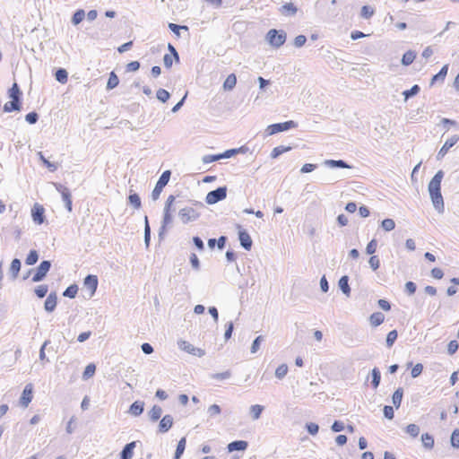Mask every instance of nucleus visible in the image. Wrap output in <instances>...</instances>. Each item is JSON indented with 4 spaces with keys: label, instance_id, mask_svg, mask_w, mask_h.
I'll list each match as a JSON object with an SVG mask.
<instances>
[{
    "label": "nucleus",
    "instance_id": "obj_61",
    "mask_svg": "<svg viewBox=\"0 0 459 459\" xmlns=\"http://www.w3.org/2000/svg\"><path fill=\"white\" fill-rule=\"evenodd\" d=\"M368 264H369L370 267L372 268V270L376 271L380 266V260L377 255H372L368 260Z\"/></svg>",
    "mask_w": 459,
    "mask_h": 459
},
{
    "label": "nucleus",
    "instance_id": "obj_24",
    "mask_svg": "<svg viewBox=\"0 0 459 459\" xmlns=\"http://www.w3.org/2000/svg\"><path fill=\"white\" fill-rule=\"evenodd\" d=\"M338 286L339 288L341 289V290L342 291L343 294H345L346 296H350L351 294V288H350V285H349V277L347 275H343L340 278L339 280V282H338Z\"/></svg>",
    "mask_w": 459,
    "mask_h": 459
},
{
    "label": "nucleus",
    "instance_id": "obj_39",
    "mask_svg": "<svg viewBox=\"0 0 459 459\" xmlns=\"http://www.w3.org/2000/svg\"><path fill=\"white\" fill-rule=\"evenodd\" d=\"M151 241V227L149 224L148 217H144V244L146 247L150 246Z\"/></svg>",
    "mask_w": 459,
    "mask_h": 459
},
{
    "label": "nucleus",
    "instance_id": "obj_38",
    "mask_svg": "<svg viewBox=\"0 0 459 459\" xmlns=\"http://www.w3.org/2000/svg\"><path fill=\"white\" fill-rule=\"evenodd\" d=\"M96 371V366L93 363H90L86 366L83 373H82V379L88 380L89 378L92 377Z\"/></svg>",
    "mask_w": 459,
    "mask_h": 459
},
{
    "label": "nucleus",
    "instance_id": "obj_46",
    "mask_svg": "<svg viewBox=\"0 0 459 459\" xmlns=\"http://www.w3.org/2000/svg\"><path fill=\"white\" fill-rule=\"evenodd\" d=\"M39 259V254L36 250H30L29 255L26 257L25 263L28 265H32L37 263Z\"/></svg>",
    "mask_w": 459,
    "mask_h": 459
},
{
    "label": "nucleus",
    "instance_id": "obj_28",
    "mask_svg": "<svg viewBox=\"0 0 459 459\" xmlns=\"http://www.w3.org/2000/svg\"><path fill=\"white\" fill-rule=\"evenodd\" d=\"M403 395V390L402 387L397 388L394 391V393L393 394L392 402L396 409H398L401 406Z\"/></svg>",
    "mask_w": 459,
    "mask_h": 459
},
{
    "label": "nucleus",
    "instance_id": "obj_2",
    "mask_svg": "<svg viewBox=\"0 0 459 459\" xmlns=\"http://www.w3.org/2000/svg\"><path fill=\"white\" fill-rule=\"evenodd\" d=\"M286 38V33L283 30H277L275 29L270 30L266 34L268 43L276 48L285 43Z\"/></svg>",
    "mask_w": 459,
    "mask_h": 459
},
{
    "label": "nucleus",
    "instance_id": "obj_13",
    "mask_svg": "<svg viewBox=\"0 0 459 459\" xmlns=\"http://www.w3.org/2000/svg\"><path fill=\"white\" fill-rule=\"evenodd\" d=\"M98 282V277L96 275L89 274L84 278L83 285L85 288L90 290L91 297L96 292Z\"/></svg>",
    "mask_w": 459,
    "mask_h": 459
},
{
    "label": "nucleus",
    "instance_id": "obj_52",
    "mask_svg": "<svg viewBox=\"0 0 459 459\" xmlns=\"http://www.w3.org/2000/svg\"><path fill=\"white\" fill-rule=\"evenodd\" d=\"M397 336H398V333H397L396 330H392L391 332L388 333V334L386 336V341H385L386 346L388 348H390L394 345V342L397 339Z\"/></svg>",
    "mask_w": 459,
    "mask_h": 459
},
{
    "label": "nucleus",
    "instance_id": "obj_32",
    "mask_svg": "<svg viewBox=\"0 0 459 459\" xmlns=\"http://www.w3.org/2000/svg\"><path fill=\"white\" fill-rule=\"evenodd\" d=\"M416 57V53L412 50H408L405 52L402 57V64L405 66L410 65L413 63Z\"/></svg>",
    "mask_w": 459,
    "mask_h": 459
},
{
    "label": "nucleus",
    "instance_id": "obj_40",
    "mask_svg": "<svg viewBox=\"0 0 459 459\" xmlns=\"http://www.w3.org/2000/svg\"><path fill=\"white\" fill-rule=\"evenodd\" d=\"M290 150H291V147H290V146H287V147L283 146V145L277 146L273 149V151L271 152V157L273 159H276L280 155H281L282 153H284L286 152H289Z\"/></svg>",
    "mask_w": 459,
    "mask_h": 459
},
{
    "label": "nucleus",
    "instance_id": "obj_64",
    "mask_svg": "<svg viewBox=\"0 0 459 459\" xmlns=\"http://www.w3.org/2000/svg\"><path fill=\"white\" fill-rule=\"evenodd\" d=\"M417 286L413 281H407L405 283V291L408 295H413L416 291Z\"/></svg>",
    "mask_w": 459,
    "mask_h": 459
},
{
    "label": "nucleus",
    "instance_id": "obj_17",
    "mask_svg": "<svg viewBox=\"0 0 459 459\" xmlns=\"http://www.w3.org/2000/svg\"><path fill=\"white\" fill-rule=\"evenodd\" d=\"M57 303L56 292H51L45 300L44 307L46 311L52 312L55 310Z\"/></svg>",
    "mask_w": 459,
    "mask_h": 459
},
{
    "label": "nucleus",
    "instance_id": "obj_19",
    "mask_svg": "<svg viewBox=\"0 0 459 459\" xmlns=\"http://www.w3.org/2000/svg\"><path fill=\"white\" fill-rule=\"evenodd\" d=\"M144 403L142 401H135L129 408L128 412L133 416H140L143 412Z\"/></svg>",
    "mask_w": 459,
    "mask_h": 459
},
{
    "label": "nucleus",
    "instance_id": "obj_43",
    "mask_svg": "<svg viewBox=\"0 0 459 459\" xmlns=\"http://www.w3.org/2000/svg\"><path fill=\"white\" fill-rule=\"evenodd\" d=\"M39 160L43 162V164L51 171L54 172L57 169V165L56 163L50 162L48 160H47L43 153L39 152L38 153Z\"/></svg>",
    "mask_w": 459,
    "mask_h": 459
},
{
    "label": "nucleus",
    "instance_id": "obj_58",
    "mask_svg": "<svg viewBox=\"0 0 459 459\" xmlns=\"http://www.w3.org/2000/svg\"><path fill=\"white\" fill-rule=\"evenodd\" d=\"M50 343V341L49 340H47L43 342L42 346L40 347V350H39V359L41 361H46V362H48L49 359L47 358L46 356V353H45V349L46 347Z\"/></svg>",
    "mask_w": 459,
    "mask_h": 459
},
{
    "label": "nucleus",
    "instance_id": "obj_1",
    "mask_svg": "<svg viewBox=\"0 0 459 459\" xmlns=\"http://www.w3.org/2000/svg\"><path fill=\"white\" fill-rule=\"evenodd\" d=\"M444 178V172L438 170L432 178L428 186V190L433 204L434 208L438 213H443L445 210V204L443 196L441 195V181Z\"/></svg>",
    "mask_w": 459,
    "mask_h": 459
},
{
    "label": "nucleus",
    "instance_id": "obj_50",
    "mask_svg": "<svg viewBox=\"0 0 459 459\" xmlns=\"http://www.w3.org/2000/svg\"><path fill=\"white\" fill-rule=\"evenodd\" d=\"M374 9L368 5H363L361 8L360 15L364 19H369L374 15Z\"/></svg>",
    "mask_w": 459,
    "mask_h": 459
},
{
    "label": "nucleus",
    "instance_id": "obj_20",
    "mask_svg": "<svg viewBox=\"0 0 459 459\" xmlns=\"http://www.w3.org/2000/svg\"><path fill=\"white\" fill-rule=\"evenodd\" d=\"M21 261L18 258H14L10 265L9 273L11 275L12 280H15L18 277L19 272L21 270Z\"/></svg>",
    "mask_w": 459,
    "mask_h": 459
},
{
    "label": "nucleus",
    "instance_id": "obj_7",
    "mask_svg": "<svg viewBox=\"0 0 459 459\" xmlns=\"http://www.w3.org/2000/svg\"><path fill=\"white\" fill-rule=\"evenodd\" d=\"M178 345L180 350L199 358L204 356L205 354L204 350L195 347L193 344L186 341L180 340L178 342Z\"/></svg>",
    "mask_w": 459,
    "mask_h": 459
},
{
    "label": "nucleus",
    "instance_id": "obj_18",
    "mask_svg": "<svg viewBox=\"0 0 459 459\" xmlns=\"http://www.w3.org/2000/svg\"><path fill=\"white\" fill-rule=\"evenodd\" d=\"M248 446V443L245 440L232 441L228 445L229 452L233 451H245Z\"/></svg>",
    "mask_w": 459,
    "mask_h": 459
},
{
    "label": "nucleus",
    "instance_id": "obj_25",
    "mask_svg": "<svg viewBox=\"0 0 459 459\" xmlns=\"http://www.w3.org/2000/svg\"><path fill=\"white\" fill-rule=\"evenodd\" d=\"M21 109V100H13L6 102L4 106V112L19 111Z\"/></svg>",
    "mask_w": 459,
    "mask_h": 459
},
{
    "label": "nucleus",
    "instance_id": "obj_37",
    "mask_svg": "<svg viewBox=\"0 0 459 459\" xmlns=\"http://www.w3.org/2000/svg\"><path fill=\"white\" fill-rule=\"evenodd\" d=\"M421 441L423 444V446L427 449H432L434 446V437L429 434L425 433L421 436Z\"/></svg>",
    "mask_w": 459,
    "mask_h": 459
},
{
    "label": "nucleus",
    "instance_id": "obj_26",
    "mask_svg": "<svg viewBox=\"0 0 459 459\" xmlns=\"http://www.w3.org/2000/svg\"><path fill=\"white\" fill-rule=\"evenodd\" d=\"M162 414V409L160 405H153L148 412L149 418L152 422H156Z\"/></svg>",
    "mask_w": 459,
    "mask_h": 459
},
{
    "label": "nucleus",
    "instance_id": "obj_55",
    "mask_svg": "<svg viewBox=\"0 0 459 459\" xmlns=\"http://www.w3.org/2000/svg\"><path fill=\"white\" fill-rule=\"evenodd\" d=\"M264 341V337L262 335L257 336L254 341L250 348L251 353H256L260 349V344Z\"/></svg>",
    "mask_w": 459,
    "mask_h": 459
},
{
    "label": "nucleus",
    "instance_id": "obj_57",
    "mask_svg": "<svg viewBox=\"0 0 459 459\" xmlns=\"http://www.w3.org/2000/svg\"><path fill=\"white\" fill-rule=\"evenodd\" d=\"M377 247V239L373 238L371 241L368 242L366 247V253L368 255H373Z\"/></svg>",
    "mask_w": 459,
    "mask_h": 459
},
{
    "label": "nucleus",
    "instance_id": "obj_16",
    "mask_svg": "<svg viewBox=\"0 0 459 459\" xmlns=\"http://www.w3.org/2000/svg\"><path fill=\"white\" fill-rule=\"evenodd\" d=\"M238 239L241 247L246 250H250L253 245L251 237L246 230H239Z\"/></svg>",
    "mask_w": 459,
    "mask_h": 459
},
{
    "label": "nucleus",
    "instance_id": "obj_30",
    "mask_svg": "<svg viewBox=\"0 0 459 459\" xmlns=\"http://www.w3.org/2000/svg\"><path fill=\"white\" fill-rule=\"evenodd\" d=\"M298 9L292 3H286L281 7V13L283 15H294Z\"/></svg>",
    "mask_w": 459,
    "mask_h": 459
},
{
    "label": "nucleus",
    "instance_id": "obj_27",
    "mask_svg": "<svg viewBox=\"0 0 459 459\" xmlns=\"http://www.w3.org/2000/svg\"><path fill=\"white\" fill-rule=\"evenodd\" d=\"M385 320V316L381 312H375L369 316V322L372 326L380 325Z\"/></svg>",
    "mask_w": 459,
    "mask_h": 459
},
{
    "label": "nucleus",
    "instance_id": "obj_14",
    "mask_svg": "<svg viewBox=\"0 0 459 459\" xmlns=\"http://www.w3.org/2000/svg\"><path fill=\"white\" fill-rule=\"evenodd\" d=\"M173 426V417L169 414H167L162 417L159 423L158 431L160 433L168 432Z\"/></svg>",
    "mask_w": 459,
    "mask_h": 459
},
{
    "label": "nucleus",
    "instance_id": "obj_8",
    "mask_svg": "<svg viewBox=\"0 0 459 459\" xmlns=\"http://www.w3.org/2000/svg\"><path fill=\"white\" fill-rule=\"evenodd\" d=\"M56 189L61 194L62 200L65 203V208L68 212H72V195L69 189L60 183H54Z\"/></svg>",
    "mask_w": 459,
    "mask_h": 459
},
{
    "label": "nucleus",
    "instance_id": "obj_47",
    "mask_svg": "<svg viewBox=\"0 0 459 459\" xmlns=\"http://www.w3.org/2000/svg\"><path fill=\"white\" fill-rule=\"evenodd\" d=\"M128 201L135 209H139L141 207V199L136 193L130 194L128 196Z\"/></svg>",
    "mask_w": 459,
    "mask_h": 459
},
{
    "label": "nucleus",
    "instance_id": "obj_23",
    "mask_svg": "<svg viewBox=\"0 0 459 459\" xmlns=\"http://www.w3.org/2000/svg\"><path fill=\"white\" fill-rule=\"evenodd\" d=\"M135 447V442L126 444L120 453V459H131Z\"/></svg>",
    "mask_w": 459,
    "mask_h": 459
},
{
    "label": "nucleus",
    "instance_id": "obj_4",
    "mask_svg": "<svg viewBox=\"0 0 459 459\" xmlns=\"http://www.w3.org/2000/svg\"><path fill=\"white\" fill-rule=\"evenodd\" d=\"M227 196V187L220 186L215 190L210 191L206 197L205 201L208 204H214L220 201H222Z\"/></svg>",
    "mask_w": 459,
    "mask_h": 459
},
{
    "label": "nucleus",
    "instance_id": "obj_45",
    "mask_svg": "<svg viewBox=\"0 0 459 459\" xmlns=\"http://www.w3.org/2000/svg\"><path fill=\"white\" fill-rule=\"evenodd\" d=\"M420 86L418 84H415L410 90L404 91L403 94L404 96L405 100H407L408 99L417 95L420 92Z\"/></svg>",
    "mask_w": 459,
    "mask_h": 459
},
{
    "label": "nucleus",
    "instance_id": "obj_5",
    "mask_svg": "<svg viewBox=\"0 0 459 459\" xmlns=\"http://www.w3.org/2000/svg\"><path fill=\"white\" fill-rule=\"evenodd\" d=\"M297 126L298 125L296 122L290 120V121H286L283 123H276V124L270 125L267 127L266 131L269 135H272V134H277L280 132H283V131H287L291 128H295V127H297Z\"/></svg>",
    "mask_w": 459,
    "mask_h": 459
},
{
    "label": "nucleus",
    "instance_id": "obj_42",
    "mask_svg": "<svg viewBox=\"0 0 459 459\" xmlns=\"http://www.w3.org/2000/svg\"><path fill=\"white\" fill-rule=\"evenodd\" d=\"M84 17H85V12H84V10H82V9H79V10H77V11L74 13V15H73V17H72V23H73L74 25H78L80 22H82V20L84 19Z\"/></svg>",
    "mask_w": 459,
    "mask_h": 459
},
{
    "label": "nucleus",
    "instance_id": "obj_48",
    "mask_svg": "<svg viewBox=\"0 0 459 459\" xmlns=\"http://www.w3.org/2000/svg\"><path fill=\"white\" fill-rule=\"evenodd\" d=\"M156 97L160 101L165 103L169 100L170 94L168 91L164 89H159L156 92Z\"/></svg>",
    "mask_w": 459,
    "mask_h": 459
},
{
    "label": "nucleus",
    "instance_id": "obj_29",
    "mask_svg": "<svg viewBox=\"0 0 459 459\" xmlns=\"http://www.w3.org/2000/svg\"><path fill=\"white\" fill-rule=\"evenodd\" d=\"M264 410V407L260 404H255L252 405L249 409L250 415L254 420H258L261 417V414L263 411Z\"/></svg>",
    "mask_w": 459,
    "mask_h": 459
},
{
    "label": "nucleus",
    "instance_id": "obj_63",
    "mask_svg": "<svg viewBox=\"0 0 459 459\" xmlns=\"http://www.w3.org/2000/svg\"><path fill=\"white\" fill-rule=\"evenodd\" d=\"M458 348H459L458 342L456 341L453 340L447 345V352L450 355H453L457 351Z\"/></svg>",
    "mask_w": 459,
    "mask_h": 459
},
{
    "label": "nucleus",
    "instance_id": "obj_51",
    "mask_svg": "<svg viewBox=\"0 0 459 459\" xmlns=\"http://www.w3.org/2000/svg\"><path fill=\"white\" fill-rule=\"evenodd\" d=\"M405 430L412 437H416L420 434V427L416 424H409Z\"/></svg>",
    "mask_w": 459,
    "mask_h": 459
},
{
    "label": "nucleus",
    "instance_id": "obj_6",
    "mask_svg": "<svg viewBox=\"0 0 459 459\" xmlns=\"http://www.w3.org/2000/svg\"><path fill=\"white\" fill-rule=\"evenodd\" d=\"M175 202V196L169 195L165 203L164 212H163V218L161 224H164L166 226H169L172 222V214L171 212L176 210L175 207H173Z\"/></svg>",
    "mask_w": 459,
    "mask_h": 459
},
{
    "label": "nucleus",
    "instance_id": "obj_10",
    "mask_svg": "<svg viewBox=\"0 0 459 459\" xmlns=\"http://www.w3.org/2000/svg\"><path fill=\"white\" fill-rule=\"evenodd\" d=\"M178 216L183 223H187L195 221L199 217V214L194 208L185 207L179 210Z\"/></svg>",
    "mask_w": 459,
    "mask_h": 459
},
{
    "label": "nucleus",
    "instance_id": "obj_49",
    "mask_svg": "<svg viewBox=\"0 0 459 459\" xmlns=\"http://www.w3.org/2000/svg\"><path fill=\"white\" fill-rule=\"evenodd\" d=\"M288 366L286 364L280 365L275 370V377L278 379H282L288 373Z\"/></svg>",
    "mask_w": 459,
    "mask_h": 459
},
{
    "label": "nucleus",
    "instance_id": "obj_44",
    "mask_svg": "<svg viewBox=\"0 0 459 459\" xmlns=\"http://www.w3.org/2000/svg\"><path fill=\"white\" fill-rule=\"evenodd\" d=\"M77 291H78V286L76 284H72L65 289L63 295L65 297L74 299V298H75Z\"/></svg>",
    "mask_w": 459,
    "mask_h": 459
},
{
    "label": "nucleus",
    "instance_id": "obj_41",
    "mask_svg": "<svg viewBox=\"0 0 459 459\" xmlns=\"http://www.w3.org/2000/svg\"><path fill=\"white\" fill-rule=\"evenodd\" d=\"M119 83L118 77L114 72H111L107 83V90H112L116 88Z\"/></svg>",
    "mask_w": 459,
    "mask_h": 459
},
{
    "label": "nucleus",
    "instance_id": "obj_53",
    "mask_svg": "<svg viewBox=\"0 0 459 459\" xmlns=\"http://www.w3.org/2000/svg\"><path fill=\"white\" fill-rule=\"evenodd\" d=\"M34 291L38 298L42 299L47 295L48 287L46 284L39 285Z\"/></svg>",
    "mask_w": 459,
    "mask_h": 459
},
{
    "label": "nucleus",
    "instance_id": "obj_3",
    "mask_svg": "<svg viewBox=\"0 0 459 459\" xmlns=\"http://www.w3.org/2000/svg\"><path fill=\"white\" fill-rule=\"evenodd\" d=\"M170 176H171L170 170H165L161 174L158 182L156 183L154 189L152 192V198L153 201H156L159 199L160 193L162 192V189L169 183Z\"/></svg>",
    "mask_w": 459,
    "mask_h": 459
},
{
    "label": "nucleus",
    "instance_id": "obj_34",
    "mask_svg": "<svg viewBox=\"0 0 459 459\" xmlns=\"http://www.w3.org/2000/svg\"><path fill=\"white\" fill-rule=\"evenodd\" d=\"M371 375H372L371 385L374 389H377L380 384L381 372L377 368H374L371 371Z\"/></svg>",
    "mask_w": 459,
    "mask_h": 459
},
{
    "label": "nucleus",
    "instance_id": "obj_12",
    "mask_svg": "<svg viewBox=\"0 0 459 459\" xmlns=\"http://www.w3.org/2000/svg\"><path fill=\"white\" fill-rule=\"evenodd\" d=\"M33 387L31 384L25 385L22 396L20 398V404L23 408H27L33 398Z\"/></svg>",
    "mask_w": 459,
    "mask_h": 459
},
{
    "label": "nucleus",
    "instance_id": "obj_21",
    "mask_svg": "<svg viewBox=\"0 0 459 459\" xmlns=\"http://www.w3.org/2000/svg\"><path fill=\"white\" fill-rule=\"evenodd\" d=\"M324 165L329 168L350 169L351 166L342 160H325Z\"/></svg>",
    "mask_w": 459,
    "mask_h": 459
},
{
    "label": "nucleus",
    "instance_id": "obj_62",
    "mask_svg": "<svg viewBox=\"0 0 459 459\" xmlns=\"http://www.w3.org/2000/svg\"><path fill=\"white\" fill-rule=\"evenodd\" d=\"M306 429L307 430V432L310 434V435H316L318 433V430H319V427L317 424L316 423H313V422H310V423H307L306 424Z\"/></svg>",
    "mask_w": 459,
    "mask_h": 459
},
{
    "label": "nucleus",
    "instance_id": "obj_36",
    "mask_svg": "<svg viewBox=\"0 0 459 459\" xmlns=\"http://www.w3.org/2000/svg\"><path fill=\"white\" fill-rule=\"evenodd\" d=\"M55 78L60 83H65L68 79V73L65 69L59 68L56 70V72L55 74Z\"/></svg>",
    "mask_w": 459,
    "mask_h": 459
},
{
    "label": "nucleus",
    "instance_id": "obj_31",
    "mask_svg": "<svg viewBox=\"0 0 459 459\" xmlns=\"http://www.w3.org/2000/svg\"><path fill=\"white\" fill-rule=\"evenodd\" d=\"M237 83V77L234 74H230L223 83V89L225 91H231L234 89Z\"/></svg>",
    "mask_w": 459,
    "mask_h": 459
},
{
    "label": "nucleus",
    "instance_id": "obj_59",
    "mask_svg": "<svg viewBox=\"0 0 459 459\" xmlns=\"http://www.w3.org/2000/svg\"><path fill=\"white\" fill-rule=\"evenodd\" d=\"M451 445L453 447L459 448V429H455L452 432Z\"/></svg>",
    "mask_w": 459,
    "mask_h": 459
},
{
    "label": "nucleus",
    "instance_id": "obj_54",
    "mask_svg": "<svg viewBox=\"0 0 459 459\" xmlns=\"http://www.w3.org/2000/svg\"><path fill=\"white\" fill-rule=\"evenodd\" d=\"M381 227L385 230V231H391L394 229L395 227V222L393 219H385L384 221H382L381 222Z\"/></svg>",
    "mask_w": 459,
    "mask_h": 459
},
{
    "label": "nucleus",
    "instance_id": "obj_60",
    "mask_svg": "<svg viewBox=\"0 0 459 459\" xmlns=\"http://www.w3.org/2000/svg\"><path fill=\"white\" fill-rule=\"evenodd\" d=\"M25 120L30 125L36 124L39 120V115L34 111L30 112L25 116Z\"/></svg>",
    "mask_w": 459,
    "mask_h": 459
},
{
    "label": "nucleus",
    "instance_id": "obj_9",
    "mask_svg": "<svg viewBox=\"0 0 459 459\" xmlns=\"http://www.w3.org/2000/svg\"><path fill=\"white\" fill-rule=\"evenodd\" d=\"M51 267V262L48 260L42 261L37 267L36 273L32 277L33 282H39L44 280Z\"/></svg>",
    "mask_w": 459,
    "mask_h": 459
},
{
    "label": "nucleus",
    "instance_id": "obj_35",
    "mask_svg": "<svg viewBox=\"0 0 459 459\" xmlns=\"http://www.w3.org/2000/svg\"><path fill=\"white\" fill-rule=\"evenodd\" d=\"M186 437H182L178 441V446H177V449H176V452H175L174 459H179L181 457V455H183V453H184V451L186 449Z\"/></svg>",
    "mask_w": 459,
    "mask_h": 459
},
{
    "label": "nucleus",
    "instance_id": "obj_56",
    "mask_svg": "<svg viewBox=\"0 0 459 459\" xmlns=\"http://www.w3.org/2000/svg\"><path fill=\"white\" fill-rule=\"evenodd\" d=\"M169 30L175 33L177 36H179V31L180 30H188V27L186 26V25H178V24H176V23H169Z\"/></svg>",
    "mask_w": 459,
    "mask_h": 459
},
{
    "label": "nucleus",
    "instance_id": "obj_22",
    "mask_svg": "<svg viewBox=\"0 0 459 459\" xmlns=\"http://www.w3.org/2000/svg\"><path fill=\"white\" fill-rule=\"evenodd\" d=\"M447 72H448V65H445L440 69V71L432 77L431 82H430V85L432 86V85H434L437 82H443L445 81V78H446V74H447Z\"/></svg>",
    "mask_w": 459,
    "mask_h": 459
},
{
    "label": "nucleus",
    "instance_id": "obj_11",
    "mask_svg": "<svg viewBox=\"0 0 459 459\" xmlns=\"http://www.w3.org/2000/svg\"><path fill=\"white\" fill-rule=\"evenodd\" d=\"M459 141V135L455 134L451 136L449 139H447L444 145L439 150L437 159L441 160L444 158V156L447 153V152Z\"/></svg>",
    "mask_w": 459,
    "mask_h": 459
},
{
    "label": "nucleus",
    "instance_id": "obj_15",
    "mask_svg": "<svg viewBox=\"0 0 459 459\" xmlns=\"http://www.w3.org/2000/svg\"><path fill=\"white\" fill-rule=\"evenodd\" d=\"M31 216L35 223L42 224L44 221V208L36 204L31 210Z\"/></svg>",
    "mask_w": 459,
    "mask_h": 459
},
{
    "label": "nucleus",
    "instance_id": "obj_33",
    "mask_svg": "<svg viewBox=\"0 0 459 459\" xmlns=\"http://www.w3.org/2000/svg\"><path fill=\"white\" fill-rule=\"evenodd\" d=\"M8 95L10 99L21 100L22 91L16 82L9 89Z\"/></svg>",
    "mask_w": 459,
    "mask_h": 459
}]
</instances>
